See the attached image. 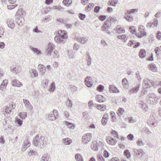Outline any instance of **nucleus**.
I'll return each instance as SVG.
<instances>
[{
  "label": "nucleus",
  "instance_id": "f257e3e1",
  "mask_svg": "<svg viewBox=\"0 0 161 161\" xmlns=\"http://www.w3.org/2000/svg\"><path fill=\"white\" fill-rule=\"evenodd\" d=\"M144 83H145V86L146 88H148L152 86L156 88L158 85L156 82L153 81L148 78L145 79L144 80Z\"/></svg>",
  "mask_w": 161,
  "mask_h": 161
},
{
  "label": "nucleus",
  "instance_id": "f03ea898",
  "mask_svg": "<svg viewBox=\"0 0 161 161\" xmlns=\"http://www.w3.org/2000/svg\"><path fill=\"white\" fill-rule=\"evenodd\" d=\"M147 98L152 104H154L158 102L160 97L155 94L149 93L147 95Z\"/></svg>",
  "mask_w": 161,
  "mask_h": 161
},
{
  "label": "nucleus",
  "instance_id": "7ed1b4c3",
  "mask_svg": "<svg viewBox=\"0 0 161 161\" xmlns=\"http://www.w3.org/2000/svg\"><path fill=\"white\" fill-rule=\"evenodd\" d=\"M138 30L140 32V34H139V33H136V35L137 37L141 38L146 35L147 33L144 31L145 30V28L143 26H139L138 28Z\"/></svg>",
  "mask_w": 161,
  "mask_h": 161
},
{
  "label": "nucleus",
  "instance_id": "20e7f679",
  "mask_svg": "<svg viewBox=\"0 0 161 161\" xmlns=\"http://www.w3.org/2000/svg\"><path fill=\"white\" fill-rule=\"evenodd\" d=\"M54 47L55 46L53 43H49L45 51L46 55L49 56H50Z\"/></svg>",
  "mask_w": 161,
  "mask_h": 161
},
{
  "label": "nucleus",
  "instance_id": "39448f33",
  "mask_svg": "<svg viewBox=\"0 0 161 161\" xmlns=\"http://www.w3.org/2000/svg\"><path fill=\"white\" fill-rule=\"evenodd\" d=\"M92 135L90 133L84 135L82 137V142L85 144H87L90 141Z\"/></svg>",
  "mask_w": 161,
  "mask_h": 161
},
{
  "label": "nucleus",
  "instance_id": "423d86ee",
  "mask_svg": "<svg viewBox=\"0 0 161 161\" xmlns=\"http://www.w3.org/2000/svg\"><path fill=\"white\" fill-rule=\"evenodd\" d=\"M58 115V111L54 109L52 113L48 114L47 119L51 121L54 120L56 119V116Z\"/></svg>",
  "mask_w": 161,
  "mask_h": 161
},
{
  "label": "nucleus",
  "instance_id": "0eeeda50",
  "mask_svg": "<svg viewBox=\"0 0 161 161\" xmlns=\"http://www.w3.org/2000/svg\"><path fill=\"white\" fill-rule=\"evenodd\" d=\"M38 68L40 75L41 76L44 75L46 71V67L43 65L39 64L38 65Z\"/></svg>",
  "mask_w": 161,
  "mask_h": 161
},
{
  "label": "nucleus",
  "instance_id": "6e6552de",
  "mask_svg": "<svg viewBox=\"0 0 161 161\" xmlns=\"http://www.w3.org/2000/svg\"><path fill=\"white\" fill-rule=\"evenodd\" d=\"M133 150L134 152V155H137L139 157H141L145 154V153L142 149H133Z\"/></svg>",
  "mask_w": 161,
  "mask_h": 161
},
{
  "label": "nucleus",
  "instance_id": "1a4fd4ad",
  "mask_svg": "<svg viewBox=\"0 0 161 161\" xmlns=\"http://www.w3.org/2000/svg\"><path fill=\"white\" fill-rule=\"evenodd\" d=\"M39 147L41 148H42V146L47 143L46 139L44 136H41L39 139Z\"/></svg>",
  "mask_w": 161,
  "mask_h": 161
},
{
  "label": "nucleus",
  "instance_id": "9d476101",
  "mask_svg": "<svg viewBox=\"0 0 161 161\" xmlns=\"http://www.w3.org/2000/svg\"><path fill=\"white\" fill-rule=\"evenodd\" d=\"M58 34L59 35L60 37L62 38L64 41L65 42V40L68 38L67 34L66 32L64 31L60 30L58 33Z\"/></svg>",
  "mask_w": 161,
  "mask_h": 161
},
{
  "label": "nucleus",
  "instance_id": "9b49d317",
  "mask_svg": "<svg viewBox=\"0 0 161 161\" xmlns=\"http://www.w3.org/2000/svg\"><path fill=\"white\" fill-rule=\"evenodd\" d=\"M85 82L86 86L89 87L92 86L93 85L92 78L90 76H87L85 78Z\"/></svg>",
  "mask_w": 161,
  "mask_h": 161
},
{
  "label": "nucleus",
  "instance_id": "f8f14e48",
  "mask_svg": "<svg viewBox=\"0 0 161 161\" xmlns=\"http://www.w3.org/2000/svg\"><path fill=\"white\" fill-rule=\"evenodd\" d=\"M11 83L12 85L14 87H20L23 85L21 82L16 79L12 80Z\"/></svg>",
  "mask_w": 161,
  "mask_h": 161
},
{
  "label": "nucleus",
  "instance_id": "ddd939ff",
  "mask_svg": "<svg viewBox=\"0 0 161 161\" xmlns=\"http://www.w3.org/2000/svg\"><path fill=\"white\" fill-rule=\"evenodd\" d=\"M77 41L81 44H85L88 42L87 38L84 37H80L76 38Z\"/></svg>",
  "mask_w": 161,
  "mask_h": 161
},
{
  "label": "nucleus",
  "instance_id": "4468645a",
  "mask_svg": "<svg viewBox=\"0 0 161 161\" xmlns=\"http://www.w3.org/2000/svg\"><path fill=\"white\" fill-rule=\"evenodd\" d=\"M8 84V80L5 79L3 81L0 86V90L5 91L6 89V86Z\"/></svg>",
  "mask_w": 161,
  "mask_h": 161
},
{
  "label": "nucleus",
  "instance_id": "2eb2a0df",
  "mask_svg": "<svg viewBox=\"0 0 161 161\" xmlns=\"http://www.w3.org/2000/svg\"><path fill=\"white\" fill-rule=\"evenodd\" d=\"M106 140L108 144L111 145H114L117 142V141L116 140H114V138L109 136L107 137Z\"/></svg>",
  "mask_w": 161,
  "mask_h": 161
},
{
  "label": "nucleus",
  "instance_id": "dca6fc26",
  "mask_svg": "<svg viewBox=\"0 0 161 161\" xmlns=\"http://www.w3.org/2000/svg\"><path fill=\"white\" fill-rule=\"evenodd\" d=\"M31 145V144L28 140H25L23 142V147L22 149V151H25Z\"/></svg>",
  "mask_w": 161,
  "mask_h": 161
},
{
  "label": "nucleus",
  "instance_id": "f3484780",
  "mask_svg": "<svg viewBox=\"0 0 161 161\" xmlns=\"http://www.w3.org/2000/svg\"><path fill=\"white\" fill-rule=\"evenodd\" d=\"M16 21L19 25L22 26L24 24L25 20L22 16H19L16 19Z\"/></svg>",
  "mask_w": 161,
  "mask_h": 161
},
{
  "label": "nucleus",
  "instance_id": "a211bd4d",
  "mask_svg": "<svg viewBox=\"0 0 161 161\" xmlns=\"http://www.w3.org/2000/svg\"><path fill=\"white\" fill-rule=\"evenodd\" d=\"M109 91L111 93H117L119 92V90L114 85H111L109 86Z\"/></svg>",
  "mask_w": 161,
  "mask_h": 161
},
{
  "label": "nucleus",
  "instance_id": "6ab92c4d",
  "mask_svg": "<svg viewBox=\"0 0 161 161\" xmlns=\"http://www.w3.org/2000/svg\"><path fill=\"white\" fill-rule=\"evenodd\" d=\"M31 77L32 78L37 77L38 76V73L36 69H31L29 71Z\"/></svg>",
  "mask_w": 161,
  "mask_h": 161
},
{
  "label": "nucleus",
  "instance_id": "aec40b11",
  "mask_svg": "<svg viewBox=\"0 0 161 161\" xmlns=\"http://www.w3.org/2000/svg\"><path fill=\"white\" fill-rule=\"evenodd\" d=\"M23 101L26 107L29 110H31L32 109L33 107L29 101L28 100L23 99Z\"/></svg>",
  "mask_w": 161,
  "mask_h": 161
},
{
  "label": "nucleus",
  "instance_id": "412c9836",
  "mask_svg": "<svg viewBox=\"0 0 161 161\" xmlns=\"http://www.w3.org/2000/svg\"><path fill=\"white\" fill-rule=\"evenodd\" d=\"M60 37L59 35L58 34L56 35L54 38V40L57 43H64L65 41H64L63 39Z\"/></svg>",
  "mask_w": 161,
  "mask_h": 161
},
{
  "label": "nucleus",
  "instance_id": "4be33fe9",
  "mask_svg": "<svg viewBox=\"0 0 161 161\" xmlns=\"http://www.w3.org/2000/svg\"><path fill=\"white\" fill-rule=\"evenodd\" d=\"M148 125L151 126H155L157 125L156 121L154 119L150 118L147 122Z\"/></svg>",
  "mask_w": 161,
  "mask_h": 161
},
{
  "label": "nucleus",
  "instance_id": "5701e85b",
  "mask_svg": "<svg viewBox=\"0 0 161 161\" xmlns=\"http://www.w3.org/2000/svg\"><path fill=\"white\" fill-rule=\"evenodd\" d=\"M140 86V84H139L136 87L133 88L129 91V94H131L133 93H135L137 92L139 89Z\"/></svg>",
  "mask_w": 161,
  "mask_h": 161
},
{
  "label": "nucleus",
  "instance_id": "b1692460",
  "mask_svg": "<svg viewBox=\"0 0 161 161\" xmlns=\"http://www.w3.org/2000/svg\"><path fill=\"white\" fill-rule=\"evenodd\" d=\"M7 23L8 27L11 29H13L14 27V21L12 19H8L7 21Z\"/></svg>",
  "mask_w": 161,
  "mask_h": 161
},
{
  "label": "nucleus",
  "instance_id": "393cba45",
  "mask_svg": "<svg viewBox=\"0 0 161 161\" xmlns=\"http://www.w3.org/2000/svg\"><path fill=\"white\" fill-rule=\"evenodd\" d=\"M96 100L100 103L103 102L106 100L105 98L102 95H97L96 98Z\"/></svg>",
  "mask_w": 161,
  "mask_h": 161
},
{
  "label": "nucleus",
  "instance_id": "a878e982",
  "mask_svg": "<svg viewBox=\"0 0 161 161\" xmlns=\"http://www.w3.org/2000/svg\"><path fill=\"white\" fill-rule=\"evenodd\" d=\"M124 18L129 22L132 21L133 20V16L130 14H127L126 13L125 14Z\"/></svg>",
  "mask_w": 161,
  "mask_h": 161
},
{
  "label": "nucleus",
  "instance_id": "bb28decb",
  "mask_svg": "<svg viewBox=\"0 0 161 161\" xmlns=\"http://www.w3.org/2000/svg\"><path fill=\"white\" fill-rule=\"evenodd\" d=\"M39 136L38 135H36L34 138L33 141V144L35 146H38L39 147Z\"/></svg>",
  "mask_w": 161,
  "mask_h": 161
},
{
  "label": "nucleus",
  "instance_id": "cd10ccee",
  "mask_svg": "<svg viewBox=\"0 0 161 161\" xmlns=\"http://www.w3.org/2000/svg\"><path fill=\"white\" fill-rule=\"evenodd\" d=\"M91 147L92 149L94 151H97L99 147L96 141H93L92 142Z\"/></svg>",
  "mask_w": 161,
  "mask_h": 161
},
{
  "label": "nucleus",
  "instance_id": "c85d7f7f",
  "mask_svg": "<svg viewBox=\"0 0 161 161\" xmlns=\"http://www.w3.org/2000/svg\"><path fill=\"white\" fill-rule=\"evenodd\" d=\"M118 39H121L123 42H125L128 39V37L125 35H119L117 36Z\"/></svg>",
  "mask_w": 161,
  "mask_h": 161
},
{
  "label": "nucleus",
  "instance_id": "c756f323",
  "mask_svg": "<svg viewBox=\"0 0 161 161\" xmlns=\"http://www.w3.org/2000/svg\"><path fill=\"white\" fill-rule=\"evenodd\" d=\"M118 3V0H109L108 3V4L115 7Z\"/></svg>",
  "mask_w": 161,
  "mask_h": 161
},
{
  "label": "nucleus",
  "instance_id": "7c9ffc66",
  "mask_svg": "<svg viewBox=\"0 0 161 161\" xmlns=\"http://www.w3.org/2000/svg\"><path fill=\"white\" fill-rule=\"evenodd\" d=\"M149 69L153 72H155L157 71V68L156 65L153 64L152 63L149 64L148 66Z\"/></svg>",
  "mask_w": 161,
  "mask_h": 161
},
{
  "label": "nucleus",
  "instance_id": "2f4dec72",
  "mask_svg": "<svg viewBox=\"0 0 161 161\" xmlns=\"http://www.w3.org/2000/svg\"><path fill=\"white\" fill-rule=\"evenodd\" d=\"M25 12L22 8L19 9L16 13V16L25 15Z\"/></svg>",
  "mask_w": 161,
  "mask_h": 161
},
{
  "label": "nucleus",
  "instance_id": "473e14b6",
  "mask_svg": "<svg viewBox=\"0 0 161 161\" xmlns=\"http://www.w3.org/2000/svg\"><path fill=\"white\" fill-rule=\"evenodd\" d=\"M63 142L66 145H68L72 142V140L71 139L69 138L63 139L62 140Z\"/></svg>",
  "mask_w": 161,
  "mask_h": 161
},
{
  "label": "nucleus",
  "instance_id": "72a5a7b5",
  "mask_svg": "<svg viewBox=\"0 0 161 161\" xmlns=\"http://www.w3.org/2000/svg\"><path fill=\"white\" fill-rule=\"evenodd\" d=\"M11 70L14 73H18L21 71V68L18 67H13L11 68Z\"/></svg>",
  "mask_w": 161,
  "mask_h": 161
},
{
  "label": "nucleus",
  "instance_id": "f704fd0d",
  "mask_svg": "<svg viewBox=\"0 0 161 161\" xmlns=\"http://www.w3.org/2000/svg\"><path fill=\"white\" fill-rule=\"evenodd\" d=\"M139 55L142 58H145L146 56L145 50L144 49H141L139 52Z\"/></svg>",
  "mask_w": 161,
  "mask_h": 161
},
{
  "label": "nucleus",
  "instance_id": "c9c22d12",
  "mask_svg": "<svg viewBox=\"0 0 161 161\" xmlns=\"http://www.w3.org/2000/svg\"><path fill=\"white\" fill-rule=\"evenodd\" d=\"M118 33L121 34L124 33L125 32V30L123 28L120 27V26L118 25L115 29Z\"/></svg>",
  "mask_w": 161,
  "mask_h": 161
},
{
  "label": "nucleus",
  "instance_id": "e433bc0d",
  "mask_svg": "<svg viewBox=\"0 0 161 161\" xmlns=\"http://www.w3.org/2000/svg\"><path fill=\"white\" fill-rule=\"evenodd\" d=\"M122 85L125 88H127L128 86V84L127 80L126 78H124L122 80Z\"/></svg>",
  "mask_w": 161,
  "mask_h": 161
},
{
  "label": "nucleus",
  "instance_id": "4c0bfd02",
  "mask_svg": "<svg viewBox=\"0 0 161 161\" xmlns=\"http://www.w3.org/2000/svg\"><path fill=\"white\" fill-rule=\"evenodd\" d=\"M75 158L77 161H83V158L81 155L80 153L76 154Z\"/></svg>",
  "mask_w": 161,
  "mask_h": 161
},
{
  "label": "nucleus",
  "instance_id": "58836bf2",
  "mask_svg": "<svg viewBox=\"0 0 161 161\" xmlns=\"http://www.w3.org/2000/svg\"><path fill=\"white\" fill-rule=\"evenodd\" d=\"M50 158V157L47 154H44L42 157L41 161H48Z\"/></svg>",
  "mask_w": 161,
  "mask_h": 161
},
{
  "label": "nucleus",
  "instance_id": "ea45409f",
  "mask_svg": "<svg viewBox=\"0 0 161 161\" xmlns=\"http://www.w3.org/2000/svg\"><path fill=\"white\" fill-rule=\"evenodd\" d=\"M49 80L47 79H46L43 80L42 83V86L44 88H46L48 86Z\"/></svg>",
  "mask_w": 161,
  "mask_h": 161
},
{
  "label": "nucleus",
  "instance_id": "a19ab883",
  "mask_svg": "<svg viewBox=\"0 0 161 161\" xmlns=\"http://www.w3.org/2000/svg\"><path fill=\"white\" fill-rule=\"evenodd\" d=\"M87 60V65L89 66L91 64V59L90 56L88 53L87 54V56L86 57Z\"/></svg>",
  "mask_w": 161,
  "mask_h": 161
},
{
  "label": "nucleus",
  "instance_id": "79ce46f5",
  "mask_svg": "<svg viewBox=\"0 0 161 161\" xmlns=\"http://www.w3.org/2000/svg\"><path fill=\"white\" fill-rule=\"evenodd\" d=\"M62 3L64 5L68 6L71 4L72 2L71 0H64Z\"/></svg>",
  "mask_w": 161,
  "mask_h": 161
},
{
  "label": "nucleus",
  "instance_id": "37998d69",
  "mask_svg": "<svg viewBox=\"0 0 161 161\" xmlns=\"http://www.w3.org/2000/svg\"><path fill=\"white\" fill-rule=\"evenodd\" d=\"M65 124L67 125L68 127L69 128H71L72 129H73L74 128L75 125L67 121H65Z\"/></svg>",
  "mask_w": 161,
  "mask_h": 161
},
{
  "label": "nucleus",
  "instance_id": "c03bdc74",
  "mask_svg": "<svg viewBox=\"0 0 161 161\" xmlns=\"http://www.w3.org/2000/svg\"><path fill=\"white\" fill-rule=\"evenodd\" d=\"M124 111L125 110L124 108H119L118 110L117 114L119 116H120L123 114Z\"/></svg>",
  "mask_w": 161,
  "mask_h": 161
},
{
  "label": "nucleus",
  "instance_id": "a18cd8bd",
  "mask_svg": "<svg viewBox=\"0 0 161 161\" xmlns=\"http://www.w3.org/2000/svg\"><path fill=\"white\" fill-rule=\"evenodd\" d=\"M136 144L139 146H142L144 145L145 142L142 139H139L137 141Z\"/></svg>",
  "mask_w": 161,
  "mask_h": 161
},
{
  "label": "nucleus",
  "instance_id": "49530a36",
  "mask_svg": "<svg viewBox=\"0 0 161 161\" xmlns=\"http://www.w3.org/2000/svg\"><path fill=\"white\" fill-rule=\"evenodd\" d=\"M31 50L37 55H39L41 54V52L39 50L38 48L32 47L31 48Z\"/></svg>",
  "mask_w": 161,
  "mask_h": 161
},
{
  "label": "nucleus",
  "instance_id": "de8ad7c7",
  "mask_svg": "<svg viewBox=\"0 0 161 161\" xmlns=\"http://www.w3.org/2000/svg\"><path fill=\"white\" fill-rule=\"evenodd\" d=\"M106 106L105 105H98L97 108L99 110L101 111H103L106 109Z\"/></svg>",
  "mask_w": 161,
  "mask_h": 161
},
{
  "label": "nucleus",
  "instance_id": "09e8293b",
  "mask_svg": "<svg viewBox=\"0 0 161 161\" xmlns=\"http://www.w3.org/2000/svg\"><path fill=\"white\" fill-rule=\"evenodd\" d=\"M124 155L126 156L127 158H129L131 156V153L128 150H126L124 151Z\"/></svg>",
  "mask_w": 161,
  "mask_h": 161
},
{
  "label": "nucleus",
  "instance_id": "8fccbe9b",
  "mask_svg": "<svg viewBox=\"0 0 161 161\" xmlns=\"http://www.w3.org/2000/svg\"><path fill=\"white\" fill-rule=\"evenodd\" d=\"M94 3H89V5L86 7L85 10L86 11H89L90 10H89V9L90 8L91 9L94 6Z\"/></svg>",
  "mask_w": 161,
  "mask_h": 161
},
{
  "label": "nucleus",
  "instance_id": "3c124183",
  "mask_svg": "<svg viewBox=\"0 0 161 161\" xmlns=\"http://www.w3.org/2000/svg\"><path fill=\"white\" fill-rule=\"evenodd\" d=\"M55 86L54 82H52L49 91L51 92H53L55 90Z\"/></svg>",
  "mask_w": 161,
  "mask_h": 161
},
{
  "label": "nucleus",
  "instance_id": "603ef678",
  "mask_svg": "<svg viewBox=\"0 0 161 161\" xmlns=\"http://www.w3.org/2000/svg\"><path fill=\"white\" fill-rule=\"evenodd\" d=\"M66 105L69 108H71L72 106V103L71 101L69 99H68L66 101Z\"/></svg>",
  "mask_w": 161,
  "mask_h": 161
},
{
  "label": "nucleus",
  "instance_id": "864d4df0",
  "mask_svg": "<svg viewBox=\"0 0 161 161\" xmlns=\"http://www.w3.org/2000/svg\"><path fill=\"white\" fill-rule=\"evenodd\" d=\"M19 116L20 117L23 119H25L27 116V113H19Z\"/></svg>",
  "mask_w": 161,
  "mask_h": 161
},
{
  "label": "nucleus",
  "instance_id": "5fc2aeb1",
  "mask_svg": "<svg viewBox=\"0 0 161 161\" xmlns=\"http://www.w3.org/2000/svg\"><path fill=\"white\" fill-rule=\"evenodd\" d=\"M136 78L138 81L140 82H141L142 80V79L140 75L139 72V71H137L136 73Z\"/></svg>",
  "mask_w": 161,
  "mask_h": 161
},
{
  "label": "nucleus",
  "instance_id": "6e6d98bb",
  "mask_svg": "<svg viewBox=\"0 0 161 161\" xmlns=\"http://www.w3.org/2000/svg\"><path fill=\"white\" fill-rule=\"evenodd\" d=\"M135 11L137 12L138 11V9H133L130 10H127L126 13H127V14H130L131 13H133L135 12Z\"/></svg>",
  "mask_w": 161,
  "mask_h": 161
},
{
  "label": "nucleus",
  "instance_id": "4d7b16f0",
  "mask_svg": "<svg viewBox=\"0 0 161 161\" xmlns=\"http://www.w3.org/2000/svg\"><path fill=\"white\" fill-rule=\"evenodd\" d=\"M153 25L155 27H157L158 25V19L156 18H154L153 19V22L152 23Z\"/></svg>",
  "mask_w": 161,
  "mask_h": 161
},
{
  "label": "nucleus",
  "instance_id": "13d9d810",
  "mask_svg": "<svg viewBox=\"0 0 161 161\" xmlns=\"http://www.w3.org/2000/svg\"><path fill=\"white\" fill-rule=\"evenodd\" d=\"M37 153L34 150H31L28 153V155L30 156H31V155H37Z\"/></svg>",
  "mask_w": 161,
  "mask_h": 161
},
{
  "label": "nucleus",
  "instance_id": "bf43d9fd",
  "mask_svg": "<svg viewBox=\"0 0 161 161\" xmlns=\"http://www.w3.org/2000/svg\"><path fill=\"white\" fill-rule=\"evenodd\" d=\"M3 110H4V112L8 114L11 112L10 109L9 108L8 106L5 107L3 108Z\"/></svg>",
  "mask_w": 161,
  "mask_h": 161
},
{
  "label": "nucleus",
  "instance_id": "052dcab7",
  "mask_svg": "<svg viewBox=\"0 0 161 161\" xmlns=\"http://www.w3.org/2000/svg\"><path fill=\"white\" fill-rule=\"evenodd\" d=\"M15 123L18 124L19 126H21L23 124L22 121L19 119H17L15 120Z\"/></svg>",
  "mask_w": 161,
  "mask_h": 161
},
{
  "label": "nucleus",
  "instance_id": "680f3d73",
  "mask_svg": "<svg viewBox=\"0 0 161 161\" xmlns=\"http://www.w3.org/2000/svg\"><path fill=\"white\" fill-rule=\"evenodd\" d=\"M142 131L147 134L151 133V131L147 127L144 128L142 129Z\"/></svg>",
  "mask_w": 161,
  "mask_h": 161
},
{
  "label": "nucleus",
  "instance_id": "e2e57ef3",
  "mask_svg": "<svg viewBox=\"0 0 161 161\" xmlns=\"http://www.w3.org/2000/svg\"><path fill=\"white\" fill-rule=\"evenodd\" d=\"M104 88V86L102 85H100L97 87V90L100 92H102L103 91V89Z\"/></svg>",
  "mask_w": 161,
  "mask_h": 161
},
{
  "label": "nucleus",
  "instance_id": "0e129e2a",
  "mask_svg": "<svg viewBox=\"0 0 161 161\" xmlns=\"http://www.w3.org/2000/svg\"><path fill=\"white\" fill-rule=\"evenodd\" d=\"M17 6L18 5L17 4H15L13 5H8L7 8L8 9L11 10L12 9H14V8L17 7Z\"/></svg>",
  "mask_w": 161,
  "mask_h": 161
},
{
  "label": "nucleus",
  "instance_id": "69168bd1",
  "mask_svg": "<svg viewBox=\"0 0 161 161\" xmlns=\"http://www.w3.org/2000/svg\"><path fill=\"white\" fill-rule=\"evenodd\" d=\"M130 31V33L132 34H134L136 32V29L135 27L134 26H131L129 28Z\"/></svg>",
  "mask_w": 161,
  "mask_h": 161
},
{
  "label": "nucleus",
  "instance_id": "338daca9",
  "mask_svg": "<svg viewBox=\"0 0 161 161\" xmlns=\"http://www.w3.org/2000/svg\"><path fill=\"white\" fill-rule=\"evenodd\" d=\"M136 43V41L134 40H131L129 41L127 45L129 46H131L132 45H134Z\"/></svg>",
  "mask_w": 161,
  "mask_h": 161
},
{
  "label": "nucleus",
  "instance_id": "774afa93",
  "mask_svg": "<svg viewBox=\"0 0 161 161\" xmlns=\"http://www.w3.org/2000/svg\"><path fill=\"white\" fill-rule=\"evenodd\" d=\"M51 9L52 8L50 7H48L47 8H45L44 9V12L45 13L47 14V13L49 12Z\"/></svg>",
  "mask_w": 161,
  "mask_h": 161
}]
</instances>
